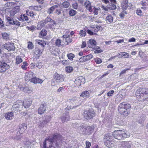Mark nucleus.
I'll use <instances>...</instances> for the list:
<instances>
[{
  "label": "nucleus",
  "instance_id": "nucleus-1",
  "mask_svg": "<svg viewBox=\"0 0 148 148\" xmlns=\"http://www.w3.org/2000/svg\"><path fill=\"white\" fill-rule=\"evenodd\" d=\"M62 137L59 134H55L51 138L45 139L43 142V148H60Z\"/></svg>",
  "mask_w": 148,
  "mask_h": 148
},
{
  "label": "nucleus",
  "instance_id": "nucleus-2",
  "mask_svg": "<svg viewBox=\"0 0 148 148\" xmlns=\"http://www.w3.org/2000/svg\"><path fill=\"white\" fill-rule=\"evenodd\" d=\"M73 127L77 128L78 132L84 134L90 135L94 130L93 127L89 126L85 127L84 124L81 123H74Z\"/></svg>",
  "mask_w": 148,
  "mask_h": 148
},
{
  "label": "nucleus",
  "instance_id": "nucleus-3",
  "mask_svg": "<svg viewBox=\"0 0 148 148\" xmlns=\"http://www.w3.org/2000/svg\"><path fill=\"white\" fill-rule=\"evenodd\" d=\"M135 95L136 97L140 99V100L145 101L148 98V89L145 88H140L136 91Z\"/></svg>",
  "mask_w": 148,
  "mask_h": 148
},
{
  "label": "nucleus",
  "instance_id": "nucleus-4",
  "mask_svg": "<svg viewBox=\"0 0 148 148\" xmlns=\"http://www.w3.org/2000/svg\"><path fill=\"white\" fill-rule=\"evenodd\" d=\"M113 136L115 138L120 140L123 138H127L129 136V135L124 131L119 130L115 131L113 133Z\"/></svg>",
  "mask_w": 148,
  "mask_h": 148
},
{
  "label": "nucleus",
  "instance_id": "nucleus-5",
  "mask_svg": "<svg viewBox=\"0 0 148 148\" xmlns=\"http://www.w3.org/2000/svg\"><path fill=\"white\" fill-rule=\"evenodd\" d=\"M105 4L107 5V7L110 10H115L116 8V0H102Z\"/></svg>",
  "mask_w": 148,
  "mask_h": 148
},
{
  "label": "nucleus",
  "instance_id": "nucleus-6",
  "mask_svg": "<svg viewBox=\"0 0 148 148\" xmlns=\"http://www.w3.org/2000/svg\"><path fill=\"white\" fill-rule=\"evenodd\" d=\"M84 116L87 119H91L95 116V112L92 110L85 111L84 112Z\"/></svg>",
  "mask_w": 148,
  "mask_h": 148
},
{
  "label": "nucleus",
  "instance_id": "nucleus-7",
  "mask_svg": "<svg viewBox=\"0 0 148 148\" xmlns=\"http://www.w3.org/2000/svg\"><path fill=\"white\" fill-rule=\"evenodd\" d=\"M85 82V78L82 76H80L77 78L75 81L76 86H80L81 84H84Z\"/></svg>",
  "mask_w": 148,
  "mask_h": 148
},
{
  "label": "nucleus",
  "instance_id": "nucleus-8",
  "mask_svg": "<svg viewBox=\"0 0 148 148\" xmlns=\"http://www.w3.org/2000/svg\"><path fill=\"white\" fill-rule=\"evenodd\" d=\"M9 67V65L6 63L0 61V73L6 71Z\"/></svg>",
  "mask_w": 148,
  "mask_h": 148
},
{
  "label": "nucleus",
  "instance_id": "nucleus-9",
  "mask_svg": "<svg viewBox=\"0 0 148 148\" xmlns=\"http://www.w3.org/2000/svg\"><path fill=\"white\" fill-rule=\"evenodd\" d=\"M120 148H132V143L130 141H123L121 143Z\"/></svg>",
  "mask_w": 148,
  "mask_h": 148
},
{
  "label": "nucleus",
  "instance_id": "nucleus-10",
  "mask_svg": "<svg viewBox=\"0 0 148 148\" xmlns=\"http://www.w3.org/2000/svg\"><path fill=\"white\" fill-rule=\"evenodd\" d=\"M4 47L5 49L9 51L14 50V43H13L8 42L4 45Z\"/></svg>",
  "mask_w": 148,
  "mask_h": 148
},
{
  "label": "nucleus",
  "instance_id": "nucleus-11",
  "mask_svg": "<svg viewBox=\"0 0 148 148\" xmlns=\"http://www.w3.org/2000/svg\"><path fill=\"white\" fill-rule=\"evenodd\" d=\"M47 105L46 103L41 104L39 108L38 109V112L39 114H41L44 113L46 110Z\"/></svg>",
  "mask_w": 148,
  "mask_h": 148
},
{
  "label": "nucleus",
  "instance_id": "nucleus-12",
  "mask_svg": "<svg viewBox=\"0 0 148 148\" xmlns=\"http://www.w3.org/2000/svg\"><path fill=\"white\" fill-rule=\"evenodd\" d=\"M54 76V79H56L57 80V81H58V82L59 83L64 81V77L63 75L56 73Z\"/></svg>",
  "mask_w": 148,
  "mask_h": 148
},
{
  "label": "nucleus",
  "instance_id": "nucleus-13",
  "mask_svg": "<svg viewBox=\"0 0 148 148\" xmlns=\"http://www.w3.org/2000/svg\"><path fill=\"white\" fill-rule=\"evenodd\" d=\"M43 81L42 79L36 77L35 75L34 74L31 82L35 84H41L43 82Z\"/></svg>",
  "mask_w": 148,
  "mask_h": 148
},
{
  "label": "nucleus",
  "instance_id": "nucleus-14",
  "mask_svg": "<svg viewBox=\"0 0 148 148\" xmlns=\"http://www.w3.org/2000/svg\"><path fill=\"white\" fill-rule=\"evenodd\" d=\"M27 127L26 124L23 123L20 124L19 126V128L18 129L17 134L19 132V134H22L27 129Z\"/></svg>",
  "mask_w": 148,
  "mask_h": 148
},
{
  "label": "nucleus",
  "instance_id": "nucleus-15",
  "mask_svg": "<svg viewBox=\"0 0 148 148\" xmlns=\"http://www.w3.org/2000/svg\"><path fill=\"white\" fill-rule=\"evenodd\" d=\"M70 119V117L68 113L63 114L61 117V121L63 123L66 122Z\"/></svg>",
  "mask_w": 148,
  "mask_h": 148
},
{
  "label": "nucleus",
  "instance_id": "nucleus-16",
  "mask_svg": "<svg viewBox=\"0 0 148 148\" xmlns=\"http://www.w3.org/2000/svg\"><path fill=\"white\" fill-rule=\"evenodd\" d=\"M113 134L108 133L105 135L104 138L106 139V140H107L108 142L107 143H108L109 145H109L110 144H111V142L110 141H111L112 139V138L113 137ZM107 142H105V144H106Z\"/></svg>",
  "mask_w": 148,
  "mask_h": 148
},
{
  "label": "nucleus",
  "instance_id": "nucleus-17",
  "mask_svg": "<svg viewBox=\"0 0 148 148\" xmlns=\"http://www.w3.org/2000/svg\"><path fill=\"white\" fill-rule=\"evenodd\" d=\"M122 106L119 105L118 108V110L119 112L121 114H122L124 116H127L129 114V112L128 111L125 110L124 109Z\"/></svg>",
  "mask_w": 148,
  "mask_h": 148
},
{
  "label": "nucleus",
  "instance_id": "nucleus-18",
  "mask_svg": "<svg viewBox=\"0 0 148 148\" xmlns=\"http://www.w3.org/2000/svg\"><path fill=\"white\" fill-rule=\"evenodd\" d=\"M43 50H41L39 47H36L34 49V53L37 56V58H39L40 56L41 55Z\"/></svg>",
  "mask_w": 148,
  "mask_h": 148
},
{
  "label": "nucleus",
  "instance_id": "nucleus-19",
  "mask_svg": "<svg viewBox=\"0 0 148 148\" xmlns=\"http://www.w3.org/2000/svg\"><path fill=\"white\" fill-rule=\"evenodd\" d=\"M62 38L64 40H65L67 45H68L69 43L72 41V39L70 37L69 35H64L62 36Z\"/></svg>",
  "mask_w": 148,
  "mask_h": 148
},
{
  "label": "nucleus",
  "instance_id": "nucleus-20",
  "mask_svg": "<svg viewBox=\"0 0 148 148\" xmlns=\"http://www.w3.org/2000/svg\"><path fill=\"white\" fill-rule=\"evenodd\" d=\"M23 107V103L20 101L18 100L15 103H14L12 106V108H15L16 109H19L20 107Z\"/></svg>",
  "mask_w": 148,
  "mask_h": 148
},
{
  "label": "nucleus",
  "instance_id": "nucleus-21",
  "mask_svg": "<svg viewBox=\"0 0 148 148\" xmlns=\"http://www.w3.org/2000/svg\"><path fill=\"white\" fill-rule=\"evenodd\" d=\"M84 5L86 6L87 9L90 12H92V11L93 9L92 7L93 8V6H91V4L90 2L88 1H86L85 2Z\"/></svg>",
  "mask_w": 148,
  "mask_h": 148
},
{
  "label": "nucleus",
  "instance_id": "nucleus-22",
  "mask_svg": "<svg viewBox=\"0 0 148 148\" xmlns=\"http://www.w3.org/2000/svg\"><path fill=\"white\" fill-rule=\"evenodd\" d=\"M13 116L14 114L13 112H8L5 114L4 116L5 118L8 120L12 119Z\"/></svg>",
  "mask_w": 148,
  "mask_h": 148
},
{
  "label": "nucleus",
  "instance_id": "nucleus-23",
  "mask_svg": "<svg viewBox=\"0 0 148 148\" xmlns=\"http://www.w3.org/2000/svg\"><path fill=\"white\" fill-rule=\"evenodd\" d=\"M34 73L32 72L29 73L25 75V80L26 81L28 82L31 81Z\"/></svg>",
  "mask_w": 148,
  "mask_h": 148
},
{
  "label": "nucleus",
  "instance_id": "nucleus-24",
  "mask_svg": "<svg viewBox=\"0 0 148 148\" xmlns=\"http://www.w3.org/2000/svg\"><path fill=\"white\" fill-rule=\"evenodd\" d=\"M120 105L122 106V107H123L124 109H125V110L128 111L129 110L131 107V106L130 104H127L125 102H123Z\"/></svg>",
  "mask_w": 148,
  "mask_h": 148
},
{
  "label": "nucleus",
  "instance_id": "nucleus-25",
  "mask_svg": "<svg viewBox=\"0 0 148 148\" xmlns=\"http://www.w3.org/2000/svg\"><path fill=\"white\" fill-rule=\"evenodd\" d=\"M80 96L83 98H88L90 96V94L88 91L85 90L82 92Z\"/></svg>",
  "mask_w": 148,
  "mask_h": 148
},
{
  "label": "nucleus",
  "instance_id": "nucleus-26",
  "mask_svg": "<svg viewBox=\"0 0 148 148\" xmlns=\"http://www.w3.org/2000/svg\"><path fill=\"white\" fill-rule=\"evenodd\" d=\"M96 42L95 40L92 39H90L88 43V46L89 48H92V46L95 45H96Z\"/></svg>",
  "mask_w": 148,
  "mask_h": 148
},
{
  "label": "nucleus",
  "instance_id": "nucleus-27",
  "mask_svg": "<svg viewBox=\"0 0 148 148\" xmlns=\"http://www.w3.org/2000/svg\"><path fill=\"white\" fill-rule=\"evenodd\" d=\"M6 18L7 21L10 24L12 25H14V24H15V21L12 18L10 17L7 16L6 17Z\"/></svg>",
  "mask_w": 148,
  "mask_h": 148
},
{
  "label": "nucleus",
  "instance_id": "nucleus-28",
  "mask_svg": "<svg viewBox=\"0 0 148 148\" xmlns=\"http://www.w3.org/2000/svg\"><path fill=\"white\" fill-rule=\"evenodd\" d=\"M42 6H31L29 7V8L32 10H40L42 9Z\"/></svg>",
  "mask_w": 148,
  "mask_h": 148
},
{
  "label": "nucleus",
  "instance_id": "nucleus-29",
  "mask_svg": "<svg viewBox=\"0 0 148 148\" xmlns=\"http://www.w3.org/2000/svg\"><path fill=\"white\" fill-rule=\"evenodd\" d=\"M113 18L112 16L110 15L107 16L106 17V21L107 23H110L112 22Z\"/></svg>",
  "mask_w": 148,
  "mask_h": 148
},
{
  "label": "nucleus",
  "instance_id": "nucleus-30",
  "mask_svg": "<svg viewBox=\"0 0 148 148\" xmlns=\"http://www.w3.org/2000/svg\"><path fill=\"white\" fill-rule=\"evenodd\" d=\"M58 7V6L55 5H54L51 7L50 8L48 9L47 11V12L49 14H51L53 12V10L55 9L56 8H57Z\"/></svg>",
  "mask_w": 148,
  "mask_h": 148
},
{
  "label": "nucleus",
  "instance_id": "nucleus-31",
  "mask_svg": "<svg viewBox=\"0 0 148 148\" xmlns=\"http://www.w3.org/2000/svg\"><path fill=\"white\" fill-rule=\"evenodd\" d=\"M77 12L75 10L71 9L69 12V15L71 16H75L77 14Z\"/></svg>",
  "mask_w": 148,
  "mask_h": 148
},
{
  "label": "nucleus",
  "instance_id": "nucleus-32",
  "mask_svg": "<svg viewBox=\"0 0 148 148\" xmlns=\"http://www.w3.org/2000/svg\"><path fill=\"white\" fill-rule=\"evenodd\" d=\"M62 6L64 8H67L70 5V3L69 2L65 1L62 4Z\"/></svg>",
  "mask_w": 148,
  "mask_h": 148
},
{
  "label": "nucleus",
  "instance_id": "nucleus-33",
  "mask_svg": "<svg viewBox=\"0 0 148 148\" xmlns=\"http://www.w3.org/2000/svg\"><path fill=\"white\" fill-rule=\"evenodd\" d=\"M22 61L23 60L21 58V56H18L16 57V64H19L22 62Z\"/></svg>",
  "mask_w": 148,
  "mask_h": 148
},
{
  "label": "nucleus",
  "instance_id": "nucleus-34",
  "mask_svg": "<svg viewBox=\"0 0 148 148\" xmlns=\"http://www.w3.org/2000/svg\"><path fill=\"white\" fill-rule=\"evenodd\" d=\"M32 102L30 101H25L23 103V106L25 108H28L31 106Z\"/></svg>",
  "mask_w": 148,
  "mask_h": 148
},
{
  "label": "nucleus",
  "instance_id": "nucleus-35",
  "mask_svg": "<svg viewBox=\"0 0 148 148\" xmlns=\"http://www.w3.org/2000/svg\"><path fill=\"white\" fill-rule=\"evenodd\" d=\"M55 44L58 47H59L64 45V43L62 42L61 40L59 39H58L56 40Z\"/></svg>",
  "mask_w": 148,
  "mask_h": 148
},
{
  "label": "nucleus",
  "instance_id": "nucleus-36",
  "mask_svg": "<svg viewBox=\"0 0 148 148\" xmlns=\"http://www.w3.org/2000/svg\"><path fill=\"white\" fill-rule=\"evenodd\" d=\"M65 70L66 72L70 73L73 71V69L71 66H67L65 68Z\"/></svg>",
  "mask_w": 148,
  "mask_h": 148
},
{
  "label": "nucleus",
  "instance_id": "nucleus-37",
  "mask_svg": "<svg viewBox=\"0 0 148 148\" xmlns=\"http://www.w3.org/2000/svg\"><path fill=\"white\" fill-rule=\"evenodd\" d=\"M127 2V0H125V2L122 4V7L125 10H126L128 7V4Z\"/></svg>",
  "mask_w": 148,
  "mask_h": 148
},
{
  "label": "nucleus",
  "instance_id": "nucleus-38",
  "mask_svg": "<svg viewBox=\"0 0 148 148\" xmlns=\"http://www.w3.org/2000/svg\"><path fill=\"white\" fill-rule=\"evenodd\" d=\"M2 35L3 38L4 39L7 40L9 39V35L6 33H2Z\"/></svg>",
  "mask_w": 148,
  "mask_h": 148
},
{
  "label": "nucleus",
  "instance_id": "nucleus-39",
  "mask_svg": "<svg viewBox=\"0 0 148 148\" xmlns=\"http://www.w3.org/2000/svg\"><path fill=\"white\" fill-rule=\"evenodd\" d=\"M47 34V31L45 29H42L40 33V35L42 36H46Z\"/></svg>",
  "mask_w": 148,
  "mask_h": 148
},
{
  "label": "nucleus",
  "instance_id": "nucleus-40",
  "mask_svg": "<svg viewBox=\"0 0 148 148\" xmlns=\"http://www.w3.org/2000/svg\"><path fill=\"white\" fill-rule=\"evenodd\" d=\"M60 83L59 82L57 81V80L56 79H53L51 81V85L52 86H54L56 85H57Z\"/></svg>",
  "mask_w": 148,
  "mask_h": 148
},
{
  "label": "nucleus",
  "instance_id": "nucleus-41",
  "mask_svg": "<svg viewBox=\"0 0 148 148\" xmlns=\"http://www.w3.org/2000/svg\"><path fill=\"white\" fill-rule=\"evenodd\" d=\"M26 14H27L28 15L30 16L32 18H34V16L35 15L34 13L32 11H26Z\"/></svg>",
  "mask_w": 148,
  "mask_h": 148
},
{
  "label": "nucleus",
  "instance_id": "nucleus-42",
  "mask_svg": "<svg viewBox=\"0 0 148 148\" xmlns=\"http://www.w3.org/2000/svg\"><path fill=\"white\" fill-rule=\"evenodd\" d=\"M36 40L38 44L41 45L43 47L46 45V43L44 42L42 40Z\"/></svg>",
  "mask_w": 148,
  "mask_h": 148
},
{
  "label": "nucleus",
  "instance_id": "nucleus-43",
  "mask_svg": "<svg viewBox=\"0 0 148 148\" xmlns=\"http://www.w3.org/2000/svg\"><path fill=\"white\" fill-rule=\"evenodd\" d=\"M49 121H47L46 119L45 120H44L40 123V125L42 127L45 126Z\"/></svg>",
  "mask_w": 148,
  "mask_h": 148
},
{
  "label": "nucleus",
  "instance_id": "nucleus-44",
  "mask_svg": "<svg viewBox=\"0 0 148 148\" xmlns=\"http://www.w3.org/2000/svg\"><path fill=\"white\" fill-rule=\"evenodd\" d=\"M67 56L69 59L72 60L74 57V55L72 53H70L67 55Z\"/></svg>",
  "mask_w": 148,
  "mask_h": 148
},
{
  "label": "nucleus",
  "instance_id": "nucleus-45",
  "mask_svg": "<svg viewBox=\"0 0 148 148\" xmlns=\"http://www.w3.org/2000/svg\"><path fill=\"white\" fill-rule=\"evenodd\" d=\"M27 63L26 62H24L23 63V64L21 66L22 69L24 70H25L26 69V66H27Z\"/></svg>",
  "mask_w": 148,
  "mask_h": 148
},
{
  "label": "nucleus",
  "instance_id": "nucleus-46",
  "mask_svg": "<svg viewBox=\"0 0 148 148\" xmlns=\"http://www.w3.org/2000/svg\"><path fill=\"white\" fill-rule=\"evenodd\" d=\"M100 9V8H96L95 7H93V13L95 15H97L98 14V10H99Z\"/></svg>",
  "mask_w": 148,
  "mask_h": 148
},
{
  "label": "nucleus",
  "instance_id": "nucleus-47",
  "mask_svg": "<svg viewBox=\"0 0 148 148\" xmlns=\"http://www.w3.org/2000/svg\"><path fill=\"white\" fill-rule=\"evenodd\" d=\"M136 12L139 16H141L143 15V13L142 12V11L140 9H137L136 10Z\"/></svg>",
  "mask_w": 148,
  "mask_h": 148
},
{
  "label": "nucleus",
  "instance_id": "nucleus-48",
  "mask_svg": "<svg viewBox=\"0 0 148 148\" xmlns=\"http://www.w3.org/2000/svg\"><path fill=\"white\" fill-rule=\"evenodd\" d=\"M114 92V90H111L107 93V95L108 97H110L113 95Z\"/></svg>",
  "mask_w": 148,
  "mask_h": 148
},
{
  "label": "nucleus",
  "instance_id": "nucleus-49",
  "mask_svg": "<svg viewBox=\"0 0 148 148\" xmlns=\"http://www.w3.org/2000/svg\"><path fill=\"white\" fill-rule=\"evenodd\" d=\"M87 61L85 56L81 57L79 59V61L81 62H84Z\"/></svg>",
  "mask_w": 148,
  "mask_h": 148
},
{
  "label": "nucleus",
  "instance_id": "nucleus-50",
  "mask_svg": "<svg viewBox=\"0 0 148 148\" xmlns=\"http://www.w3.org/2000/svg\"><path fill=\"white\" fill-rule=\"evenodd\" d=\"M78 7V4L76 2L73 4H72V7L73 8L75 9H77Z\"/></svg>",
  "mask_w": 148,
  "mask_h": 148
},
{
  "label": "nucleus",
  "instance_id": "nucleus-51",
  "mask_svg": "<svg viewBox=\"0 0 148 148\" xmlns=\"http://www.w3.org/2000/svg\"><path fill=\"white\" fill-rule=\"evenodd\" d=\"M85 56L86 57V58L87 61L89 60L91 58H92L93 57V56L91 54Z\"/></svg>",
  "mask_w": 148,
  "mask_h": 148
},
{
  "label": "nucleus",
  "instance_id": "nucleus-52",
  "mask_svg": "<svg viewBox=\"0 0 148 148\" xmlns=\"http://www.w3.org/2000/svg\"><path fill=\"white\" fill-rule=\"evenodd\" d=\"M51 18L50 17H47L45 19L44 21H43L44 22V23H45L46 24L48 22L51 21Z\"/></svg>",
  "mask_w": 148,
  "mask_h": 148
},
{
  "label": "nucleus",
  "instance_id": "nucleus-53",
  "mask_svg": "<svg viewBox=\"0 0 148 148\" xmlns=\"http://www.w3.org/2000/svg\"><path fill=\"white\" fill-rule=\"evenodd\" d=\"M28 48L30 49H32L34 48V46L33 45V44L32 42H29V44L28 46Z\"/></svg>",
  "mask_w": 148,
  "mask_h": 148
},
{
  "label": "nucleus",
  "instance_id": "nucleus-54",
  "mask_svg": "<svg viewBox=\"0 0 148 148\" xmlns=\"http://www.w3.org/2000/svg\"><path fill=\"white\" fill-rule=\"evenodd\" d=\"M95 62H96L97 64H99L101 63L102 62V60L99 58H96L95 60Z\"/></svg>",
  "mask_w": 148,
  "mask_h": 148
},
{
  "label": "nucleus",
  "instance_id": "nucleus-55",
  "mask_svg": "<svg viewBox=\"0 0 148 148\" xmlns=\"http://www.w3.org/2000/svg\"><path fill=\"white\" fill-rule=\"evenodd\" d=\"M79 34L82 36H85L86 35V33L85 31L83 30H81Z\"/></svg>",
  "mask_w": 148,
  "mask_h": 148
},
{
  "label": "nucleus",
  "instance_id": "nucleus-56",
  "mask_svg": "<svg viewBox=\"0 0 148 148\" xmlns=\"http://www.w3.org/2000/svg\"><path fill=\"white\" fill-rule=\"evenodd\" d=\"M87 33L91 35H97V34L96 33H94L92 32L91 30H90L89 29H88L87 30Z\"/></svg>",
  "mask_w": 148,
  "mask_h": 148
},
{
  "label": "nucleus",
  "instance_id": "nucleus-57",
  "mask_svg": "<svg viewBox=\"0 0 148 148\" xmlns=\"http://www.w3.org/2000/svg\"><path fill=\"white\" fill-rule=\"evenodd\" d=\"M17 12L13 9L10 12V14L12 16H14Z\"/></svg>",
  "mask_w": 148,
  "mask_h": 148
},
{
  "label": "nucleus",
  "instance_id": "nucleus-58",
  "mask_svg": "<svg viewBox=\"0 0 148 148\" xmlns=\"http://www.w3.org/2000/svg\"><path fill=\"white\" fill-rule=\"evenodd\" d=\"M86 148H90V147L91 146V143L88 141H86Z\"/></svg>",
  "mask_w": 148,
  "mask_h": 148
},
{
  "label": "nucleus",
  "instance_id": "nucleus-59",
  "mask_svg": "<svg viewBox=\"0 0 148 148\" xmlns=\"http://www.w3.org/2000/svg\"><path fill=\"white\" fill-rule=\"evenodd\" d=\"M3 21H2L1 19L0 18V27L1 28L4 27V24H3Z\"/></svg>",
  "mask_w": 148,
  "mask_h": 148
},
{
  "label": "nucleus",
  "instance_id": "nucleus-60",
  "mask_svg": "<svg viewBox=\"0 0 148 148\" xmlns=\"http://www.w3.org/2000/svg\"><path fill=\"white\" fill-rule=\"evenodd\" d=\"M61 10L60 9H57L56 10V13L58 15L60 14H62Z\"/></svg>",
  "mask_w": 148,
  "mask_h": 148
},
{
  "label": "nucleus",
  "instance_id": "nucleus-61",
  "mask_svg": "<svg viewBox=\"0 0 148 148\" xmlns=\"http://www.w3.org/2000/svg\"><path fill=\"white\" fill-rule=\"evenodd\" d=\"M22 18L23 20L27 21L28 20L27 16H25L24 15H23V16L22 17Z\"/></svg>",
  "mask_w": 148,
  "mask_h": 148
},
{
  "label": "nucleus",
  "instance_id": "nucleus-62",
  "mask_svg": "<svg viewBox=\"0 0 148 148\" xmlns=\"http://www.w3.org/2000/svg\"><path fill=\"white\" fill-rule=\"evenodd\" d=\"M135 41L136 39L133 37L130 38L128 40V41L130 42H135Z\"/></svg>",
  "mask_w": 148,
  "mask_h": 148
},
{
  "label": "nucleus",
  "instance_id": "nucleus-63",
  "mask_svg": "<svg viewBox=\"0 0 148 148\" xmlns=\"http://www.w3.org/2000/svg\"><path fill=\"white\" fill-rule=\"evenodd\" d=\"M23 90L25 92L28 93V88L27 87H25L23 88Z\"/></svg>",
  "mask_w": 148,
  "mask_h": 148
},
{
  "label": "nucleus",
  "instance_id": "nucleus-64",
  "mask_svg": "<svg viewBox=\"0 0 148 148\" xmlns=\"http://www.w3.org/2000/svg\"><path fill=\"white\" fill-rule=\"evenodd\" d=\"M122 54H123L122 55H123V56L124 57V58H127L129 56L128 55H127L126 56V55H127V53L125 52H122Z\"/></svg>",
  "mask_w": 148,
  "mask_h": 148
}]
</instances>
